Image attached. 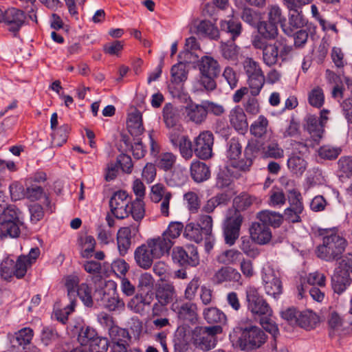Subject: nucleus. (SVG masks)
Instances as JSON below:
<instances>
[{
  "mask_svg": "<svg viewBox=\"0 0 352 352\" xmlns=\"http://www.w3.org/2000/svg\"><path fill=\"white\" fill-rule=\"evenodd\" d=\"M176 296V291L173 284L165 283L160 285L155 291L157 302L153 306V316L160 315V306L165 307L170 303L172 304Z\"/></svg>",
  "mask_w": 352,
  "mask_h": 352,
  "instance_id": "f3484780",
  "label": "nucleus"
},
{
  "mask_svg": "<svg viewBox=\"0 0 352 352\" xmlns=\"http://www.w3.org/2000/svg\"><path fill=\"white\" fill-rule=\"evenodd\" d=\"M230 201L227 193H219L210 198L203 207V210L207 213L212 212L214 209L221 205H226Z\"/></svg>",
  "mask_w": 352,
  "mask_h": 352,
  "instance_id": "37998d69",
  "label": "nucleus"
},
{
  "mask_svg": "<svg viewBox=\"0 0 352 352\" xmlns=\"http://www.w3.org/2000/svg\"><path fill=\"white\" fill-rule=\"evenodd\" d=\"M102 305L109 311H120L124 309V302L118 296H109L105 293L102 298Z\"/></svg>",
  "mask_w": 352,
  "mask_h": 352,
  "instance_id": "8fccbe9b",
  "label": "nucleus"
},
{
  "mask_svg": "<svg viewBox=\"0 0 352 352\" xmlns=\"http://www.w3.org/2000/svg\"><path fill=\"white\" fill-rule=\"evenodd\" d=\"M305 129L316 144L320 142L324 132L322 124L319 122V118L315 115H308L306 117Z\"/></svg>",
  "mask_w": 352,
  "mask_h": 352,
  "instance_id": "393cba45",
  "label": "nucleus"
},
{
  "mask_svg": "<svg viewBox=\"0 0 352 352\" xmlns=\"http://www.w3.org/2000/svg\"><path fill=\"white\" fill-rule=\"evenodd\" d=\"M258 32L263 40H274L277 38L278 30L277 25L268 21H261L257 25Z\"/></svg>",
  "mask_w": 352,
  "mask_h": 352,
  "instance_id": "e433bc0d",
  "label": "nucleus"
},
{
  "mask_svg": "<svg viewBox=\"0 0 352 352\" xmlns=\"http://www.w3.org/2000/svg\"><path fill=\"white\" fill-rule=\"evenodd\" d=\"M246 300L248 302V309L253 314L258 316H271L272 310L263 298L260 295L258 290L254 287H250L246 290Z\"/></svg>",
  "mask_w": 352,
  "mask_h": 352,
  "instance_id": "f8f14e48",
  "label": "nucleus"
},
{
  "mask_svg": "<svg viewBox=\"0 0 352 352\" xmlns=\"http://www.w3.org/2000/svg\"><path fill=\"white\" fill-rule=\"evenodd\" d=\"M171 82L175 84H180L185 82L188 78V70L183 63L174 65L170 70Z\"/></svg>",
  "mask_w": 352,
  "mask_h": 352,
  "instance_id": "49530a36",
  "label": "nucleus"
},
{
  "mask_svg": "<svg viewBox=\"0 0 352 352\" xmlns=\"http://www.w3.org/2000/svg\"><path fill=\"white\" fill-rule=\"evenodd\" d=\"M155 256L146 243L138 246L134 252V259L136 265L143 269L148 270L153 263Z\"/></svg>",
  "mask_w": 352,
  "mask_h": 352,
  "instance_id": "b1692460",
  "label": "nucleus"
},
{
  "mask_svg": "<svg viewBox=\"0 0 352 352\" xmlns=\"http://www.w3.org/2000/svg\"><path fill=\"white\" fill-rule=\"evenodd\" d=\"M308 101L310 105L320 108L324 102L323 90L320 87H316L308 94Z\"/></svg>",
  "mask_w": 352,
  "mask_h": 352,
  "instance_id": "4d7b16f0",
  "label": "nucleus"
},
{
  "mask_svg": "<svg viewBox=\"0 0 352 352\" xmlns=\"http://www.w3.org/2000/svg\"><path fill=\"white\" fill-rule=\"evenodd\" d=\"M229 118L231 125L236 131L241 133L247 131L248 124L246 115L242 108L236 107L232 109L229 115Z\"/></svg>",
  "mask_w": 352,
  "mask_h": 352,
  "instance_id": "bb28decb",
  "label": "nucleus"
},
{
  "mask_svg": "<svg viewBox=\"0 0 352 352\" xmlns=\"http://www.w3.org/2000/svg\"><path fill=\"white\" fill-rule=\"evenodd\" d=\"M175 148L179 149L181 156L186 160L191 159L193 153H195L194 143L191 142L187 135L182 140Z\"/></svg>",
  "mask_w": 352,
  "mask_h": 352,
  "instance_id": "603ef678",
  "label": "nucleus"
},
{
  "mask_svg": "<svg viewBox=\"0 0 352 352\" xmlns=\"http://www.w3.org/2000/svg\"><path fill=\"white\" fill-rule=\"evenodd\" d=\"M138 232V226H131L120 228L117 233L118 248L121 256H124L131 245V235Z\"/></svg>",
  "mask_w": 352,
  "mask_h": 352,
  "instance_id": "4be33fe9",
  "label": "nucleus"
},
{
  "mask_svg": "<svg viewBox=\"0 0 352 352\" xmlns=\"http://www.w3.org/2000/svg\"><path fill=\"white\" fill-rule=\"evenodd\" d=\"M318 322V316L311 311H300L296 326L310 330L314 329Z\"/></svg>",
  "mask_w": 352,
  "mask_h": 352,
  "instance_id": "4c0bfd02",
  "label": "nucleus"
},
{
  "mask_svg": "<svg viewBox=\"0 0 352 352\" xmlns=\"http://www.w3.org/2000/svg\"><path fill=\"white\" fill-rule=\"evenodd\" d=\"M100 321L101 323H104L109 327V335L112 341L110 347H114L118 344L120 346H124V350L129 351V348L130 347L129 342L131 339L129 331L125 329L113 324L112 318L107 314L101 315Z\"/></svg>",
  "mask_w": 352,
  "mask_h": 352,
  "instance_id": "9d476101",
  "label": "nucleus"
},
{
  "mask_svg": "<svg viewBox=\"0 0 352 352\" xmlns=\"http://www.w3.org/2000/svg\"><path fill=\"white\" fill-rule=\"evenodd\" d=\"M204 318L209 324H225L227 320L226 314L217 307H208L204 309Z\"/></svg>",
  "mask_w": 352,
  "mask_h": 352,
  "instance_id": "c9c22d12",
  "label": "nucleus"
},
{
  "mask_svg": "<svg viewBox=\"0 0 352 352\" xmlns=\"http://www.w3.org/2000/svg\"><path fill=\"white\" fill-rule=\"evenodd\" d=\"M342 153V148L339 146H333L325 144L318 148V153L320 158L327 160H336Z\"/></svg>",
  "mask_w": 352,
  "mask_h": 352,
  "instance_id": "3c124183",
  "label": "nucleus"
},
{
  "mask_svg": "<svg viewBox=\"0 0 352 352\" xmlns=\"http://www.w3.org/2000/svg\"><path fill=\"white\" fill-rule=\"evenodd\" d=\"M127 129L133 136L138 137L142 134L144 129L142 124V114L140 111H135L129 115Z\"/></svg>",
  "mask_w": 352,
  "mask_h": 352,
  "instance_id": "2f4dec72",
  "label": "nucleus"
},
{
  "mask_svg": "<svg viewBox=\"0 0 352 352\" xmlns=\"http://www.w3.org/2000/svg\"><path fill=\"white\" fill-rule=\"evenodd\" d=\"M151 199L153 202L160 204V212L164 217L169 215L170 200L172 197L171 192L166 190V187L162 184H156L151 187Z\"/></svg>",
  "mask_w": 352,
  "mask_h": 352,
  "instance_id": "aec40b11",
  "label": "nucleus"
},
{
  "mask_svg": "<svg viewBox=\"0 0 352 352\" xmlns=\"http://www.w3.org/2000/svg\"><path fill=\"white\" fill-rule=\"evenodd\" d=\"M146 244L155 257L159 258L169 253L173 242L162 234L160 236L148 239Z\"/></svg>",
  "mask_w": 352,
  "mask_h": 352,
  "instance_id": "412c9836",
  "label": "nucleus"
},
{
  "mask_svg": "<svg viewBox=\"0 0 352 352\" xmlns=\"http://www.w3.org/2000/svg\"><path fill=\"white\" fill-rule=\"evenodd\" d=\"M222 56L228 60H235L239 54V47L232 41L223 43L221 45Z\"/></svg>",
  "mask_w": 352,
  "mask_h": 352,
  "instance_id": "680f3d73",
  "label": "nucleus"
},
{
  "mask_svg": "<svg viewBox=\"0 0 352 352\" xmlns=\"http://www.w3.org/2000/svg\"><path fill=\"white\" fill-rule=\"evenodd\" d=\"M97 336V333L93 328L83 327L78 333V340L81 345L89 346L91 340H95Z\"/></svg>",
  "mask_w": 352,
  "mask_h": 352,
  "instance_id": "13d9d810",
  "label": "nucleus"
},
{
  "mask_svg": "<svg viewBox=\"0 0 352 352\" xmlns=\"http://www.w3.org/2000/svg\"><path fill=\"white\" fill-rule=\"evenodd\" d=\"M23 226L21 212L14 205H9L0 213V234L2 236L18 237Z\"/></svg>",
  "mask_w": 352,
  "mask_h": 352,
  "instance_id": "20e7f679",
  "label": "nucleus"
},
{
  "mask_svg": "<svg viewBox=\"0 0 352 352\" xmlns=\"http://www.w3.org/2000/svg\"><path fill=\"white\" fill-rule=\"evenodd\" d=\"M243 69L248 77L247 82L251 95L258 96L265 82V78L259 63L251 58H248L243 62Z\"/></svg>",
  "mask_w": 352,
  "mask_h": 352,
  "instance_id": "6e6552de",
  "label": "nucleus"
},
{
  "mask_svg": "<svg viewBox=\"0 0 352 352\" xmlns=\"http://www.w3.org/2000/svg\"><path fill=\"white\" fill-rule=\"evenodd\" d=\"M268 21L275 24H280L283 30L287 35H292V30L290 28H285V18L282 15L280 8L277 6L270 7L268 13Z\"/></svg>",
  "mask_w": 352,
  "mask_h": 352,
  "instance_id": "58836bf2",
  "label": "nucleus"
},
{
  "mask_svg": "<svg viewBox=\"0 0 352 352\" xmlns=\"http://www.w3.org/2000/svg\"><path fill=\"white\" fill-rule=\"evenodd\" d=\"M129 203L126 192L118 190L114 192L110 199L109 206L111 211L117 219L127 217Z\"/></svg>",
  "mask_w": 352,
  "mask_h": 352,
  "instance_id": "6ab92c4d",
  "label": "nucleus"
},
{
  "mask_svg": "<svg viewBox=\"0 0 352 352\" xmlns=\"http://www.w3.org/2000/svg\"><path fill=\"white\" fill-rule=\"evenodd\" d=\"M242 152V145L239 138H232L226 144V157L231 161L232 160H237Z\"/></svg>",
  "mask_w": 352,
  "mask_h": 352,
  "instance_id": "a18cd8bd",
  "label": "nucleus"
},
{
  "mask_svg": "<svg viewBox=\"0 0 352 352\" xmlns=\"http://www.w3.org/2000/svg\"><path fill=\"white\" fill-rule=\"evenodd\" d=\"M243 217L238 211L234 215L227 217L223 223V232L225 242L230 246L233 245L239 237Z\"/></svg>",
  "mask_w": 352,
  "mask_h": 352,
  "instance_id": "dca6fc26",
  "label": "nucleus"
},
{
  "mask_svg": "<svg viewBox=\"0 0 352 352\" xmlns=\"http://www.w3.org/2000/svg\"><path fill=\"white\" fill-rule=\"evenodd\" d=\"M238 344L243 351H252L260 348L265 343L267 336L258 327L248 325L240 327Z\"/></svg>",
  "mask_w": 352,
  "mask_h": 352,
  "instance_id": "0eeeda50",
  "label": "nucleus"
},
{
  "mask_svg": "<svg viewBox=\"0 0 352 352\" xmlns=\"http://www.w3.org/2000/svg\"><path fill=\"white\" fill-rule=\"evenodd\" d=\"M220 29L221 32L230 34L232 41H234L243 31L241 23L234 19L221 21L220 22Z\"/></svg>",
  "mask_w": 352,
  "mask_h": 352,
  "instance_id": "c756f323",
  "label": "nucleus"
},
{
  "mask_svg": "<svg viewBox=\"0 0 352 352\" xmlns=\"http://www.w3.org/2000/svg\"><path fill=\"white\" fill-rule=\"evenodd\" d=\"M172 259L175 263H177L185 268L196 267L199 264L197 248L193 245L186 246V249L179 246L173 248Z\"/></svg>",
  "mask_w": 352,
  "mask_h": 352,
  "instance_id": "9b49d317",
  "label": "nucleus"
},
{
  "mask_svg": "<svg viewBox=\"0 0 352 352\" xmlns=\"http://www.w3.org/2000/svg\"><path fill=\"white\" fill-rule=\"evenodd\" d=\"M351 284V278L350 274L346 272H340L335 270L331 277V287L335 293L341 294Z\"/></svg>",
  "mask_w": 352,
  "mask_h": 352,
  "instance_id": "cd10ccee",
  "label": "nucleus"
},
{
  "mask_svg": "<svg viewBox=\"0 0 352 352\" xmlns=\"http://www.w3.org/2000/svg\"><path fill=\"white\" fill-rule=\"evenodd\" d=\"M163 120L167 128L179 126L180 112L178 108L174 107L171 103L164 105L162 111Z\"/></svg>",
  "mask_w": 352,
  "mask_h": 352,
  "instance_id": "c85d7f7f",
  "label": "nucleus"
},
{
  "mask_svg": "<svg viewBox=\"0 0 352 352\" xmlns=\"http://www.w3.org/2000/svg\"><path fill=\"white\" fill-rule=\"evenodd\" d=\"M222 332L223 328L220 325L196 327L192 332V344L197 349L209 351L215 346L217 336Z\"/></svg>",
  "mask_w": 352,
  "mask_h": 352,
  "instance_id": "423d86ee",
  "label": "nucleus"
},
{
  "mask_svg": "<svg viewBox=\"0 0 352 352\" xmlns=\"http://www.w3.org/2000/svg\"><path fill=\"white\" fill-rule=\"evenodd\" d=\"M301 195L296 189L289 191L288 201L290 206L285 210V220L291 223H298L301 221L300 214L303 210V205L300 201Z\"/></svg>",
  "mask_w": 352,
  "mask_h": 352,
  "instance_id": "a211bd4d",
  "label": "nucleus"
},
{
  "mask_svg": "<svg viewBox=\"0 0 352 352\" xmlns=\"http://www.w3.org/2000/svg\"><path fill=\"white\" fill-rule=\"evenodd\" d=\"M184 235L186 238L197 243L206 237L205 233L202 232L201 228L195 223H189L186 226Z\"/></svg>",
  "mask_w": 352,
  "mask_h": 352,
  "instance_id": "79ce46f5",
  "label": "nucleus"
},
{
  "mask_svg": "<svg viewBox=\"0 0 352 352\" xmlns=\"http://www.w3.org/2000/svg\"><path fill=\"white\" fill-rule=\"evenodd\" d=\"M170 309L184 322L195 324L198 320L197 305L190 300L185 302L181 298H177L171 304Z\"/></svg>",
  "mask_w": 352,
  "mask_h": 352,
  "instance_id": "ddd939ff",
  "label": "nucleus"
},
{
  "mask_svg": "<svg viewBox=\"0 0 352 352\" xmlns=\"http://www.w3.org/2000/svg\"><path fill=\"white\" fill-rule=\"evenodd\" d=\"M200 76L199 84L208 91L217 88L216 78L219 76L221 69L219 63L212 56H204L197 64Z\"/></svg>",
  "mask_w": 352,
  "mask_h": 352,
  "instance_id": "39448f33",
  "label": "nucleus"
},
{
  "mask_svg": "<svg viewBox=\"0 0 352 352\" xmlns=\"http://www.w3.org/2000/svg\"><path fill=\"white\" fill-rule=\"evenodd\" d=\"M268 120L264 116L258 118L251 124L250 133L255 137L261 138L267 131Z\"/></svg>",
  "mask_w": 352,
  "mask_h": 352,
  "instance_id": "09e8293b",
  "label": "nucleus"
},
{
  "mask_svg": "<svg viewBox=\"0 0 352 352\" xmlns=\"http://www.w3.org/2000/svg\"><path fill=\"white\" fill-rule=\"evenodd\" d=\"M257 218L261 223L274 228H278L283 222V215L278 212L271 210H263L257 214Z\"/></svg>",
  "mask_w": 352,
  "mask_h": 352,
  "instance_id": "f704fd0d",
  "label": "nucleus"
},
{
  "mask_svg": "<svg viewBox=\"0 0 352 352\" xmlns=\"http://www.w3.org/2000/svg\"><path fill=\"white\" fill-rule=\"evenodd\" d=\"M27 14L17 8L10 7L5 10L0 8V23H3L7 30L16 34L25 24Z\"/></svg>",
  "mask_w": 352,
  "mask_h": 352,
  "instance_id": "1a4fd4ad",
  "label": "nucleus"
},
{
  "mask_svg": "<svg viewBox=\"0 0 352 352\" xmlns=\"http://www.w3.org/2000/svg\"><path fill=\"white\" fill-rule=\"evenodd\" d=\"M195 154L200 160H207L212 155L214 136L212 132L204 131L194 139Z\"/></svg>",
  "mask_w": 352,
  "mask_h": 352,
  "instance_id": "2eb2a0df",
  "label": "nucleus"
},
{
  "mask_svg": "<svg viewBox=\"0 0 352 352\" xmlns=\"http://www.w3.org/2000/svg\"><path fill=\"white\" fill-rule=\"evenodd\" d=\"M197 32L212 40H217L220 35L218 28L208 20H202L197 25Z\"/></svg>",
  "mask_w": 352,
  "mask_h": 352,
  "instance_id": "72a5a7b5",
  "label": "nucleus"
},
{
  "mask_svg": "<svg viewBox=\"0 0 352 352\" xmlns=\"http://www.w3.org/2000/svg\"><path fill=\"white\" fill-rule=\"evenodd\" d=\"M300 8H296V10H289L293 12L289 14V28L292 30L293 29H302L308 27L306 19L302 14V12L299 10Z\"/></svg>",
  "mask_w": 352,
  "mask_h": 352,
  "instance_id": "de8ad7c7",
  "label": "nucleus"
},
{
  "mask_svg": "<svg viewBox=\"0 0 352 352\" xmlns=\"http://www.w3.org/2000/svg\"><path fill=\"white\" fill-rule=\"evenodd\" d=\"M80 240L82 249V256L85 258L91 256L96 245L94 237L91 235H87L84 238L81 237Z\"/></svg>",
  "mask_w": 352,
  "mask_h": 352,
  "instance_id": "bf43d9fd",
  "label": "nucleus"
},
{
  "mask_svg": "<svg viewBox=\"0 0 352 352\" xmlns=\"http://www.w3.org/2000/svg\"><path fill=\"white\" fill-rule=\"evenodd\" d=\"M318 232L322 242L316 248V256L327 262L340 260L348 245L346 239L336 228L320 229Z\"/></svg>",
  "mask_w": 352,
  "mask_h": 352,
  "instance_id": "f257e3e1",
  "label": "nucleus"
},
{
  "mask_svg": "<svg viewBox=\"0 0 352 352\" xmlns=\"http://www.w3.org/2000/svg\"><path fill=\"white\" fill-rule=\"evenodd\" d=\"M127 212V217L131 214L135 221L140 222L145 216L144 201L142 199L135 198L130 203Z\"/></svg>",
  "mask_w": 352,
  "mask_h": 352,
  "instance_id": "ea45409f",
  "label": "nucleus"
},
{
  "mask_svg": "<svg viewBox=\"0 0 352 352\" xmlns=\"http://www.w3.org/2000/svg\"><path fill=\"white\" fill-rule=\"evenodd\" d=\"M186 113L189 120L196 124L203 122L207 117L203 101L201 104L194 103L188 104L186 107Z\"/></svg>",
  "mask_w": 352,
  "mask_h": 352,
  "instance_id": "473e14b6",
  "label": "nucleus"
},
{
  "mask_svg": "<svg viewBox=\"0 0 352 352\" xmlns=\"http://www.w3.org/2000/svg\"><path fill=\"white\" fill-rule=\"evenodd\" d=\"M14 261L10 258H5L1 263L0 272L1 276L5 280H9L14 276Z\"/></svg>",
  "mask_w": 352,
  "mask_h": 352,
  "instance_id": "e2e57ef3",
  "label": "nucleus"
},
{
  "mask_svg": "<svg viewBox=\"0 0 352 352\" xmlns=\"http://www.w3.org/2000/svg\"><path fill=\"white\" fill-rule=\"evenodd\" d=\"M255 49L262 50V59L268 67H272L278 63V60L285 61L291 54L293 47L287 43L284 38H277L274 43H268L261 36H255L252 41Z\"/></svg>",
  "mask_w": 352,
  "mask_h": 352,
  "instance_id": "f03ea898",
  "label": "nucleus"
},
{
  "mask_svg": "<svg viewBox=\"0 0 352 352\" xmlns=\"http://www.w3.org/2000/svg\"><path fill=\"white\" fill-rule=\"evenodd\" d=\"M79 278L76 275H69L66 277L65 285L67 291V297L69 300V304L65 308L67 315L74 310L77 296L86 307H91L94 305L91 288L87 283L79 285Z\"/></svg>",
  "mask_w": 352,
  "mask_h": 352,
  "instance_id": "7ed1b4c3",
  "label": "nucleus"
},
{
  "mask_svg": "<svg viewBox=\"0 0 352 352\" xmlns=\"http://www.w3.org/2000/svg\"><path fill=\"white\" fill-rule=\"evenodd\" d=\"M241 252L236 250L230 249L221 252L218 255L217 260L219 263L224 265H232L239 260Z\"/></svg>",
  "mask_w": 352,
  "mask_h": 352,
  "instance_id": "5fc2aeb1",
  "label": "nucleus"
},
{
  "mask_svg": "<svg viewBox=\"0 0 352 352\" xmlns=\"http://www.w3.org/2000/svg\"><path fill=\"white\" fill-rule=\"evenodd\" d=\"M261 277L264 289L267 295L276 298L282 294L283 285L278 272L268 266L263 269Z\"/></svg>",
  "mask_w": 352,
  "mask_h": 352,
  "instance_id": "4468645a",
  "label": "nucleus"
},
{
  "mask_svg": "<svg viewBox=\"0 0 352 352\" xmlns=\"http://www.w3.org/2000/svg\"><path fill=\"white\" fill-rule=\"evenodd\" d=\"M307 162L298 155H292L287 160L289 170L296 175H302L307 168Z\"/></svg>",
  "mask_w": 352,
  "mask_h": 352,
  "instance_id": "c03bdc74",
  "label": "nucleus"
},
{
  "mask_svg": "<svg viewBox=\"0 0 352 352\" xmlns=\"http://www.w3.org/2000/svg\"><path fill=\"white\" fill-rule=\"evenodd\" d=\"M176 155L172 153H162L158 158V167L164 170H170L176 162Z\"/></svg>",
  "mask_w": 352,
  "mask_h": 352,
  "instance_id": "052dcab7",
  "label": "nucleus"
},
{
  "mask_svg": "<svg viewBox=\"0 0 352 352\" xmlns=\"http://www.w3.org/2000/svg\"><path fill=\"white\" fill-rule=\"evenodd\" d=\"M183 229L184 225L182 223L179 221L171 222L162 234L173 241V239L177 238L181 234Z\"/></svg>",
  "mask_w": 352,
  "mask_h": 352,
  "instance_id": "69168bd1",
  "label": "nucleus"
},
{
  "mask_svg": "<svg viewBox=\"0 0 352 352\" xmlns=\"http://www.w3.org/2000/svg\"><path fill=\"white\" fill-rule=\"evenodd\" d=\"M239 248L244 254L253 258L258 256L260 254L258 250L254 246L252 242L246 237L241 238V243Z\"/></svg>",
  "mask_w": 352,
  "mask_h": 352,
  "instance_id": "338daca9",
  "label": "nucleus"
},
{
  "mask_svg": "<svg viewBox=\"0 0 352 352\" xmlns=\"http://www.w3.org/2000/svg\"><path fill=\"white\" fill-rule=\"evenodd\" d=\"M33 337V331L30 328H23L16 333V336L12 342L14 346L21 347L24 352L27 346L30 344Z\"/></svg>",
  "mask_w": 352,
  "mask_h": 352,
  "instance_id": "a19ab883",
  "label": "nucleus"
},
{
  "mask_svg": "<svg viewBox=\"0 0 352 352\" xmlns=\"http://www.w3.org/2000/svg\"><path fill=\"white\" fill-rule=\"evenodd\" d=\"M190 174L194 182L201 183L210 177V169L206 163L195 160L190 164Z\"/></svg>",
  "mask_w": 352,
  "mask_h": 352,
  "instance_id": "a878e982",
  "label": "nucleus"
},
{
  "mask_svg": "<svg viewBox=\"0 0 352 352\" xmlns=\"http://www.w3.org/2000/svg\"><path fill=\"white\" fill-rule=\"evenodd\" d=\"M215 278L218 283L223 282H240L241 279V274L234 268L227 266L219 269L215 274Z\"/></svg>",
  "mask_w": 352,
  "mask_h": 352,
  "instance_id": "7c9ffc66",
  "label": "nucleus"
},
{
  "mask_svg": "<svg viewBox=\"0 0 352 352\" xmlns=\"http://www.w3.org/2000/svg\"><path fill=\"white\" fill-rule=\"evenodd\" d=\"M14 274L17 278H21L25 276L28 268L31 265L28 263L27 260L24 255H21L18 257L16 261H14Z\"/></svg>",
  "mask_w": 352,
  "mask_h": 352,
  "instance_id": "0e129e2a",
  "label": "nucleus"
},
{
  "mask_svg": "<svg viewBox=\"0 0 352 352\" xmlns=\"http://www.w3.org/2000/svg\"><path fill=\"white\" fill-rule=\"evenodd\" d=\"M109 346V342L107 338L97 336L95 340H91L89 352H106Z\"/></svg>",
  "mask_w": 352,
  "mask_h": 352,
  "instance_id": "774afa93",
  "label": "nucleus"
},
{
  "mask_svg": "<svg viewBox=\"0 0 352 352\" xmlns=\"http://www.w3.org/2000/svg\"><path fill=\"white\" fill-rule=\"evenodd\" d=\"M252 240L259 245H265L272 239V232L269 226L260 222L252 223L250 228Z\"/></svg>",
  "mask_w": 352,
  "mask_h": 352,
  "instance_id": "5701e85b",
  "label": "nucleus"
},
{
  "mask_svg": "<svg viewBox=\"0 0 352 352\" xmlns=\"http://www.w3.org/2000/svg\"><path fill=\"white\" fill-rule=\"evenodd\" d=\"M70 127L64 124L54 130L52 143L54 146H61L67 142Z\"/></svg>",
  "mask_w": 352,
  "mask_h": 352,
  "instance_id": "864d4df0",
  "label": "nucleus"
},
{
  "mask_svg": "<svg viewBox=\"0 0 352 352\" xmlns=\"http://www.w3.org/2000/svg\"><path fill=\"white\" fill-rule=\"evenodd\" d=\"M263 153L265 157L280 159L284 156L283 149L277 142H270L263 148Z\"/></svg>",
  "mask_w": 352,
  "mask_h": 352,
  "instance_id": "6e6d98bb",
  "label": "nucleus"
}]
</instances>
